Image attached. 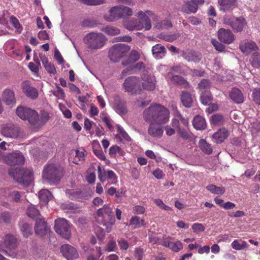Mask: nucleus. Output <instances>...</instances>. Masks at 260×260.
<instances>
[{"label":"nucleus","mask_w":260,"mask_h":260,"mask_svg":"<svg viewBox=\"0 0 260 260\" xmlns=\"http://www.w3.org/2000/svg\"><path fill=\"white\" fill-rule=\"evenodd\" d=\"M144 119L150 123L161 124L167 123L170 117L169 111L159 104L151 105L143 113Z\"/></svg>","instance_id":"obj_1"},{"label":"nucleus","mask_w":260,"mask_h":260,"mask_svg":"<svg viewBox=\"0 0 260 260\" xmlns=\"http://www.w3.org/2000/svg\"><path fill=\"white\" fill-rule=\"evenodd\" d=\"M136 16L138 18V20H129L124 23V27L129 30H139L143 28L146 30H149L152 26L150 19L151 18L154 20L157 19V16L149 10L141 11Z\"/></svg>","instance_id":"obj_2"},{"label":"nucleus","mask_w":260,"mask_h":260,"mask_svg":"<svg viewBox=\"0 0 260 260\" xmlns=\"http://www.w3.org/2000/svg\"><path fill=\"white\" fill-rule=\"evenodd\" d=\"M63 176V168L59 164H47L42 171V178L44 182L57 184Z\"/></svg>","instance_id":"obj_3"},{"label":"nucleus","mask_w":260,"mask_h":260,"mask_svg":"<svg viewBox=\"0 0 260 260\" xmlns=\"http://www.w3.org/2000/svg\"><path fill=\"white\" fill-rule=\"evenodd\" d=\"M107 41L106 36L101 32H90L83 38V42L87 48L94 51L102 49Z\"/></svg>","instance_id":"obj_4"},{"label":"nucleus","mask_w":260,"mask_h":260,"mask_svg":"<svg viewBox=\"0 0 260 260\" xmlns=\"http://www.w3.org/2000/svg\"><path fill=\"white\" fill-rule=\"evenodd\" d=\"M9 174L18 183L24 186H28L33 179L32 172L30 170H27L19 168L10 169Z\"/></svg>","instance_id":"obj_5"},{"label":"nucleus","mask_w":260,"mask_h":260,"mask_svg":"<svg viewBox=\"0 0 260 260\" xmlns=\"http://www.w3.org/2000/svg\"><path fill=\"white\" fill-rule=\"evenodd\" d=\"M16 113L20 118L27 120L32 125H35L38 122L39 115L35 110L24 107H19L17 108Z\"/></svg>","instance_id":"obj_6"},{"label":"nucleus","mask_w":260,"mask_h":260,"mask_svg":"<svg viewBox=\"0 0 260 260\" xmlns=\"http://www.w3.org/2000/svg\"><path fill=\"white\" fill-rule=\"evenodd\" d=\"M129 49V47L127 45L124 44H115L109 50V58L113 62H118L121 58L125 56Z\"/></svg>","instance_id":"obj_7"},{"label":"nucleus","mask_w":260,"mask_h":260,"mask_svg":"<svg viewBox=\"0 0 260 260\" xmlns=\"http://www.w3.org/2000/svg\"><path fill=\"white\" fill-rule=\"evenodd\" d=\"M125 91L132 94L139 93L141 90V82L139 78L132 76L126 79L123 84Z\"/></svg>","instance_id":"obj_8"},{"label":"nucleus","mask_w":260,"mask_h":260,"mask_svg":"<svg viewBox=\"0 0 260 260\" xmlns=\"http://www.w3.org/2000/svg\"><path fill=\"white\" fill-rule=\"evenodd\" d=\"M224 23L230 25L236 32L242 31L246 25V20L242 17L226 16L224 19Z\"/></svg>","instance_id":"obj_9"},{"label":"nucleus","mask_w":260,"mask_h":260,"mask_svg":"<svg viewBox=\"0 0 260 260\" xmlns=\"http://www.w3.org/2000/svg\"><path fill=\"white\" fill-rule=\"evenodd\" d=\"M5 161L10 166H21L24 164L25 158L21 152H13L5 157Z\"/></svg>","instance_id":"obj_10"},{"label":"nucleus","mask_w":260,"mask_h":260,"mask_svg":"<svg viewBox=\"0 0 260 260\" xmlns=\"http://www.w3.org/2000/svg\"><path fill=\"white\" fill-rule=\"evenodd\" d=\"M1 134L6 137L16 138L19 134L18 127L12 124H5L1 126Z\"/></svg>","instance_id":"obj_11"},{"label":"nucleus","mask_w":260,"mask_h":260,"mask_svg":"<svg viewBox=\"0 0 260 260\" xmlns=\"http://www.w3.org/2000/svg\"><path fill=\"white\" fill-rule=\"evenodd\" d=\"M218 38L219 40L224 43L230 44L235 40L233 32L229 29L220 28L218 31Z\"/></svg>","instance_id":"obj_12"},{"label":"nucleus","mask_w":260,"mask_h":260,"mask_svg":"<svg viewBox=\"0 0 260 260\" xmlns=\"http://www.w3.org/2000/svg\"><path fill=\"white\" fill-rule=\"evenodd\" d=\"M120 11V6L113 7L109 10V14H105L104 15V18L108 22H112L115 21L119 19L122 18Z\"/></svg>","instance_id":"obj_13"},{"label":"nucleus","mask_w":260,"mask_h":260,"mask_svg":"<svg viewBox=\"0 0 260 260\" xmlns=\"http://www.w3.org/2000/svg\"><path fill=\"white\" fill-rule=\"evenodd\" d=\"M239 49L245 54H248L253 51L258 49L256 44L251 40H246L242 41L240 44Z\"/></svg>","instance_id":"obj_14"},{"label":"nucleus","mask_w":260,"mask_h":260,"mask_svg":"<svg viewBox=\"0 0 260 260\" xmlns=\"http://www.w3.org/2000/svg\"><path fill=\"white\" fill-rule=\"evenodd\" d=\"M22 88L23 91L26 95L32 99H36L38 96L37 90L30 85L28 81H24L22 84Z\"/></svg>","instance_id":"obj_15"},{"label":"nucleus","mask_w":260,"mask_h":260,"mask_svg":"<svg viewBox=\"0 0 260 260\" xmlns=\"http://www.w3.org/2000/svg\"><path fill=\"white\" fill-rule=\"evenodd\" d=\"M35 231L36 235L43 237L45 235L47 232V223L44 219L37 218L36 220Z\"/></svg>","instance_id":"obj_16"},{"label":"nucleus","mask_w":260,"mask_h":260,"mask_svg":"<svg viewBox=\"0 0 260 260\" xmlns=\"http://www.w3.org/2000/svg\"><path fill=\"white\" fill-rule=\"evenodd\" d=\"M113 108L117 113L120 114H125L127 113L125 102L118 96L114 97Z\"/></svg>","instance_id":"obj_17"},{"label":"nucleus","mask_w":260,"mask_h":260,"mask_svg":"<svg viewBox=\"0 0 260 260\" xmlns=\"http://www.w3.org/2000/svg\"><path fill=\"white\" fill-rule=\"evenodd\" d=\"M142 87L147 90H153L155 88V80L153 76H144L143 77Z\"/></svg>","instance_id":"obj_18"},{"label":"nucleus","mask_w":260,"mask_h":260,"mask_svg":"<svg viewBox=\"0 0 260 260\" xmlns=\"http://www.w3.org/2000/svg\"><path fill=\"white\" fill-rule=\"evenodd\" d=\"M39 57L45 70L48 72V73H49L50 75L55 74L56 71L54 64L49 62L48 59L45 55L42 53H40Z\"/></svg>","instance_id":"obj_19"},{"label":"nucleus","mask_w":260,"mask_h":260,"mask_svg":"<svg viewBox=\"0 0 260 260\" xmlns=\"http://www.w3.org/2000/svg\"><path fill=\"white\" fill-rule=\"evenodd\" d=\"M187 127L188 125V120L184 118L179 112H176L175 117L172 120V125L174 127H179L181 125Z\"/></svg>","instance_id":"obj_20"},{"label":"nucleus","mask_w":260,"mask_h":260,"mask_svg":"<svg viewBox=\"0 0 260 260\" xmlns=\"http://www.w3.org/2000/svg\"><path fill=\"white\" fill-rule=\"evenodd\" d=\"M154 123H150L148 129V133L153 137L160 138L164 133L162 127L160 125H155Z\"/></svg>","instance_id":"obj_21"},{"label":"nucleus","mask_w":260,"mask_h":260,"mask_svg":"<svg viewBox=\"0 0 260 260\" xmlns=\"http://www.w3.org/2000/svg\"><path fill=\"white\" fill-rule=\"evenodd\" d=\"M18 244L17 239L11 234H7L4 240V246L9 249H15Z\"/></svg>","instance_id":"obj_22"},{"label":"nucleus","mask_w":260,"mask_h":260,"mask_svg":"<svg viewBox=\"0 0 260 260\" xmlns=\"http://www.w3.org/2000/svg\"><path fill=\"white\" fill-rule=\"evenodd\" d=\"M54 230L62 237H65V219L58 218L55 220Z\"/></svg>","instance_id":"obj_23"},{"label":"nucleus","mask_w":260,"mask_h":260,"mask_svg":"<svg viewBox=\"0 0 260 260\" xmlns=\"http://www.w3.org/2000/svg\"><path fill=\"white\" fill-rule=\"evenodd\" d=\"M140 58V53L137 50H132L131 51L128 58L125 61L122 62L123 67H126L137 61Z\"/></svg>","instance_id":"obj_24"},{"label":"nucleus","mask_w":260,"mask_h":260,"mask_svg":"<svg viewBox=\"0 0 260 260\" xmlns=\"http://www.w3.org/2000/svg\"><path fill=\"white\" fill-rule=\"evenodd\" d=\"M218 2L224 12L232 10L237 6V0H218Z\"/></svg>","instance_id":"obj_25"},{"label":"nucleus","mask_w":260,"mask_h":260,"mask_svg":"<svg viewBox=\"0 0 260 260\" xmlns=\"http://www.w3.org/2000/svg\"><path fill=\"white\" fill-rule=\"evenodd\" d=\"M153 56L156 59H161L165 56L166 50L165 47L160 44H157L152 48Z\"/></svg>","instance_id":"obj_26"},{"label":"nucleus","mask_w":260,"mask_h":260,"mask_svg":"<svg viewBox=\"0 0 260 260\" xmlns=\"http://www.w3.org/2000/svg\"><path fill=\"white\" fill-rule=\"evenodd\" d=\"M3 99L7 105H13L16 103L14 92L9 89H6L3 91Z\"/></svg>","instance_id":"obj_27"},{"label":"nucleus","mask_w":260,"mask_h":260,"mask_svg":"<svg viewBox=\"0 0 260 260\" xmlns=\"http://www.w3.org/2000/svg\"><path fill=\"white\" fill-rule=\"evenodd\" d=\"M228 136V131L225 128L219 129L215 133L213 136V139L216 143H222Z\"/></svg>","instance_id":"obj_28"},{"label":"nucleus","mask_w":260,"mask_h":260,"mask_svg":"<svg viewBox=\"0 0 260 260\" xmlns=\"http://www.w3.org/2000/svg\"><path fill=\"white\" fill-rule=\"evenodd\" d=\"M231 99L236 103L240 104L243 102V95L241 91L237 88H234L230 93Z\"/></svg>","instance_id":"obj_29"},{"label":"nucleus","mask_w":260,"mask_h":260,"mask_svg":"<svg viewBox=\"0 0 260 260\" xmlns=\"http://www.w3.org/2000/svg\"><path fill=\"white\" fill-rule=\"evenodd\" d=\"M180 96L181 102L184 107L190 108L192 106L193 99L188 92L183 91Z\"/></svg>","instance_id":"obj_30"},{"label":"nucleus","mask_w":260,"mask_h":260,"mask_svg":"<svg viewBox=\"0 0 260 260\" xmlns=\"http://www.w3.org/2000/svg\"><path fill=\"white\" fill-rule=\"evenodd\" d=\"M183 57L188 62L193 61L194 62H199L201 57L200 55L195 52L189 51L183 52Z\"/></svg>","instance_id":"obj_31"},{"label":"nucleus","mask_w":260,"mask_h":260,"mask_svg":"<svg viewBox=\"0 0 260 260\" xmlns=\"http://www.w3.org/2000/svg\"><path fill=\"white\" fill-rule=\"evenodd\" d=\"M79 253L73 246L66 244V259L74 260L78 258Z\"/></svg>","instance_id":"obj_32"},{"label":"nucleus","mask_w":260,"mask_h":260,"mask_svg":"<svg viewBox=\"0 0 260 260\" xmlns=\"http://www.w3.org/2000/svg\"><path fill=\"white\" fill-rule=\"evenodd\" d=\"M193 127L198 130L204 129L206 127L205 119L200 115L194 117L192 121Z\"/></svg>","instance_id":"obj_33"},{"label":"nucleus","mask_w":260,"mask_h":260,"mask_svg":"<svg viewBox=\"0 0 260 260\" xmlns=\"http://www.w3.org/2000/svg\"><path fill=\"white\" fill-rule=\"evenodd\" d=\"M198 9V6L191 1H187L181 8L182 11L187 14L195 13L197 11Z\"/></svg>","instance_id":"obj_34"},{"label":"nucleus","mask_w":260,"mask_h":260,"mask_svg":"<svg viewBox=\"0 0 260 260\" xmlns=\"http://www.w3.org/2000/svg\"><path fill=\"white\" fill-rule=\"evenodd\" d=\"M51 197V192L47 189H42L39 192V198L43 204H47Z\"/></svg>","instance_id":"obj_35"},{"label":"nucleus","mask_w":260,"mask_h":260,"mask_svg":"<svg viewBox=\"0 0 260 260\" xmlns=\"http://www.w3.org/2000/svg\"><path fill=\"white\" fill-rule=\"evenodd\" d=\"M97 214L99 216H103L105 214L108 217H112V207H111L109 204H105L98 210Z\"/></svg>","instance_id":"obj_36"},{"label":"nucleus","mask_w":260,"mask_h":260,"mask_svg":"<svg viewBox=\"0 0 260 260\" xmlns=\"http://www.w3.org/2000/svg\"><path fill=\"white\" fill-rule=\"evenodd\" d=\"M101 30L107 35L109 36H115L120 33V30L118 28L111 25L104 27Z\"/></svg>","instance_id":"obj_37"},{"label":"nucleus","mask_w":260,"mask_h":260,"mask_svg":"<svg viewBox=\"0 0 260 260\" xmlns=\"http://www.w3.org/2000/svg\"><path fill=\"white\" fill-rule=\"evenodd\" d=\"M20 231L24 237L27 238L32 235V233L31 228L27 223L22 222L20 224Z\"/></svg>","instance_id":"obj_38"},{"label":"nucleus","mask_w":260,"mask_h":260,"mask_svg":"<svg viewBox=\"0 0 260 260\" xmlns=\"http://www.w3.org/2000/svg\"><path fill=\"white\" fill-rule=\"evenodd\" d=\"M177 128L178 134L183 139L187 140L191 138L192 134L187 128V127H181V126L179 127H176Z\"/></svg>","instance_id":"obj_39"},{"label":"nucleus","mask_w":260,"mask_h":260,"mask_svg":"<svg viewBox=\"0 0 260 260\" xmlns=\"http://www.w3.org/2000/svg\"><path fill=\"white\" fill-rule=\"evenodd\" d=\"M200 99L202 103L204 105H210L212 101V97L210 91H202Z\"/></svg>","instance_id":"obj_40"},{"label":"nucleus","mask_w":260,"mask_h":260,"mask_svg":"<svg viewBox=\"0 0 260 260\" xmlns=\"http://www.w3.org/2000/svg\"><path fill=\"white\" fill-rule=\"evenodd\" d=\"M173 26L172 22L169 20H163L157 22L155 27L157 29H165L171 28Z\"/></svg>","instance_id":"obj_41"},{"label":"nucleus","mask_w":260,"mask_h":260,"mask_svg":"<svg viewBox=\"0 0 260 260\" xmlns=\"http://www.w3.org/2000/svg\"><path fill=\"white\" fill-rule=\"evenodd\" d=\"M129 224L134 225V228H139L144 225V220L138 216H133L129 220Z\"/></svg>","instance_id":"obj_42"},{"label":"nucleus","mask_w":260,"mask_h":260,"mask_svg":"<svg viewBox=\"0 0 260 260\" xmlns=\"http://www.w3.org/2000/svg\"><path fill=\"white\" fill-rule=\"evenodd\" d=\"M199 144L201 149L205 153L211 154L212 152V148L211 145L208 144L204 139L200 140Z\"/></svg>","instance_id":"obj_43"},{"label":"nucleus","mask_w":260,"mask_h":260,"mask_svg":"<svg viewBox=\"0 0 260 260\" xmlns=\"http://www.w3.org/2000/svg\"><path fill=\"white\" fill-rule=\"evenodd\" d=\"M231 245L233 249L237 250H241L248 247V244L245 241L242 240L239 241L238 240H234Z\"/></svg>","instance_id":"obj_44"},{"label":"nucleus","mask_w":260,"mask_h":260,"mask_svg":"<svg viewBox=\"0 0 260 260\" xmlns=\"http://www.w3.org/2000/svg\"><path fill=\"white\" fill-rule=\"evenodd\" d=\"M188 70V67L182 63L175 64L171 67V70L172 71L180 74H185V73H187Z\"/></svg>","instance_id":"obj_45"},{"label":"nucleus","mask_w":260,"mask_h":260,"mask_svg":"<svg viewBox=\"0 0 260 260\" xmlns=\"http://www.w3.org/2000/svg\"><path fill=\"white\" fill-rule=\"evenodd\" d=\"M250 61L254 68H260V53H254L251 55Z\"/></svg>","instance_id":"obj_46"},{"label":"nucleus","mask_w":260,"mask_h":260,"mask_svg":"<svg viewBox=\"0 0 260 260\" xmlns=\"http://www.w3.org/2000/svg\"><path fill=\"white\" fill-rule=\"evenodd\" d=\"M23 193L17 190H13L9 193V198L13 201L18 203L20 201V198L23 196Z\"/></svg>","instance_id":"obj_47"},{"label":"nucleus","mask_w":260,"mask_h":260,"mask_svg":"<svg viewBox=\"0 0 260 260\" xmlns=\"http://www.w3.org/2000/svg\"><path fill=\"white\" fill-rule=\"evenodd\" d=\"M207 190L212 193L221 194L224 192V189L222 187H217L213 184L209 185L206 187Z\"/></svg>","instance_id":"obj_48"},{"label":"nucleus","mask_w":260,"mask_h":260,"mask_svg":"<svg viewBox=\"0 0 260 260\" xmlns=\"http://www.w3.org/2000/svg\"><path fill=\"white\" fill-rule=\"evenodd\" d=\"M211 123L216 125L222 124L224 122V119L222 115L218 114H214L212 116Z\"/></svg>","instance_id":"obj_49"},{"label":"nucleus","mask_w":260,"mask_h":260,"mask_svg":"<svg viewBox=\"0 0 260 260\" xmlns=\"http://www.w3.org/2000/svg\"><path fill=\"white\" fill-rule=\"evenodd\" d=\"M171 81L174 83L180 85L186 86L188 85V82L182 77L178 75H175L171 78Z\"/></svg>","instance_id":"obj_50"},{"label":"nucleus","mask_w":260,"mask_h":260,"mask_svg":"<svg viewBox=\"0 0 260 260\" xmlns=\"http://www.w3.org/2000/svg\"><path fill=\"white\" fill-rule=\"evenodd\" d=\"M26 213L31 218H35L40 215L39 210L32 205H30L28 207Z\"/></svg>","instance_id":"obj_51"},{"label":"nucleus","mask_w":260,"mask_h":260,"mask_svg":"<svg viewBox=\"0 0 260 260\" xmlns=\"http://www.w3.org/2000/svg\"><path fill=\"white\" fill-rule=\"evenodd\" d=\"M210 86V82L208 79H203L199 83L198 88L201 91H208L207 90Z\"/></svg>","instance_id":"obj_52"},{"label":"nucleus","mask_w":260,"mask_h":260,"mask_svg":"<svg viewBox=\"0 0 260 260\" xmlns=\"http://www.w3.org/2000/svg\"><path fill=\"white\" fill-rule=\"evenodd\" d=\"M117 176L115 173L112 170H108L106 172V180H110L111 181V182L109 184H115L116 183L117 180Z\"/></svg>","instance_id":"obj_53"},{"label":"nucleus","mask_w":260,"mask_h":260,"mask_svg":"<svg viewBox=\"0 0 260 260\" xmlns=\"http://www.w3.org/2000/svg\"><path fill=\"white\" fill-rule=\"evenodd\" d=\"M132 70V73L134 74L143 71L145 69V65L143 62H138L134 65L131 66Z\"/></svg>","instance_id":"obj_54"},{"label":"nucleus","mask_w":260,"mask_h":260,"mask_svg":"<svg viewBox=\"0 0 260 260\" xmlns=\"http://www.w3.org/2000/svg\"><path fill=\"white\" fill-rule=\"evenodd\" d=\"M98 22L94 19H85L82 22V26L85 27L93 28L97 26Z\"/></svg>","instance_id":"obj_55"},{"label":"nucleus","mask_w":260,"mask_h":260,"mask_svg":"<svg viewBox=\"0 0 260 260\" xmlns=\"http://www.w3.org/2000/svg\"><path fill=\"white\" fill-rule=\"evenodd\" d=\"M168 247L175 252L180 251L183 248L182 243L180 241H177L176 242H172L171 243H168Z\"/></svg>","instance_id":"obj_56"},{"label":"nucleus","mask_w":260,"mask_h":260,"mask_svg":"<svg viewBox=\"0 0 260 260\" xmlns=\"http://www.w3.org/2000/svg\"><path fill=\"white\" fill-rule=\"evenodd\" d=\"M82 3L88 6L100 5L106 3V0H78Z\"/></svg>","instance_id":"obj_57"},{"label":"nucleus","mask_w":260,"mask_h":260,"mask_svg":"<svg viewBox=\"0 0 260 260\" xmlns=\"http://www.w3.org/2000/svg\"><path fill=\"white\" fill-rule=\"evenodd\" d=\"M70 154L73 155V157L77 158L78 160L84 161L85 160V153L84 151L78 150H73Z\"/></svg>","instance_id":"obj_58"},{"label":"nucleus","mask_w":260,"mask_h":260,"mask_svg":"<svg viewBox=\"0 0 260 260\" xmlns=\"http://www.w3.org/2000/svg\"><path fill=\"white\" fill-rule=\"evenodd\" d=\"M120 7L121 9L120 13L122 18H125L132 15L133 11L130 8L122 6H120Z\"/></svg>","instance_id":"obj_59"},{"label":"nucleus","mask_w":260,"mask_h":260,"mask_svg":"<svg viewBox=\"0 0 260 260\" xmlns=\"http://www.w3.org/2000/svg\"><path fill=\"white\" fill-rule=\"evenodd\" d=\"M92 168H90L87 171V175L86 179L89 184H93L95 181V174L94 172L91 171Z\"/></svg>","instance_id":"obj_60"},{"label":"nucleus","mask_w":260,"mask_h":260,"mask_svg":"<svg viewBox=\"0 0 260 260\" xmlns=\"http://www.w3.org/2000/svg\"><path fill=\"white\" fill-rule=\"evenodd\" d=\"M117 131L120 136L125 140L127 141H131V138L127 133L124 131L123 128L120 125H117Z\"/></svg>","instance_id":"obj_61"},{"label":"nucleus","mask_w":260,"mask_h":260,"mask_svg":"<svg viewBox=\"0 0 260 260\" xmlns=\"http://www.w3.org/2000/svg\"><path fill=\"white\" fill-rule=\"evenodd\" d=\"M49 117V114L47 112L44 111L43 112L41 113L40 118L39 117L38 122L35 125H37L38 126H40L44 124L47 122Z\"/></svg>","instance_id":"obj_62"},{"label":"nucleus","mask_w":260,"mask_h":260,"mask_svg":"<svg viewBox=\"0 0 260 260\" xmlns=\"http://www.w3.org/2000/svg\"><path fill=\"white\" fill-rule=\"evenodd\" d=\"M180 37V35L178 33H174L173 34H166L162 36V39L167 42H173L176 40Z\"/></svg>","instance_id":"obj_63"},{"label":"nucleus","mask_w":260,"mask_h":260,"mask_svg":"<svg viewBox=\"0 0 260 260\" xmlns=\"http://www.w3.org/2000/svg\"><path fill=\"white\" fill-rule=\"evenodd\" d=\"M253 101L260 105V88H255L252 93Z\"/></svg>","instance_id":"obj_64"}]
</instances>
